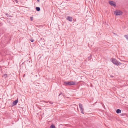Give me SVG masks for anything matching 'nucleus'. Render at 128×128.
Here are the masks:
<instances>
[{"instance_id":"0eeeda50","label":"nucleus","mask_w":128,"mask_h":128,"mask_svg":"<svg viewBox=\"0 0 128 128\" xmlns=\"http://www.w3.org/2000/svg\"><path fill=\"white\" fill-rule=\"evenodd\" d=\"M116 112L117 114H119L121 112V110L119 109H118L116 110Z\"/></svg>"},{"instance_id":"aec40b11","label":"nucleus","mask_w":128,"mask_h":128,"mask_svg":"<svg viewBox=\"0 0 128 128\" xmlns=\"http://www.w3.org/2000/svg\"><path fill=\"white\" fill-rule=\"evenodd\" d=\"M37 0L38 2H40V0Z\"/></svg>"},{"instance_id":"2eb2a0df","label":"nucleus","mask_w":128,"mask_h":128,"mask_svg":"<svg viewBox=\"0 0 128 128\" xmlns=\"http://www.w3.org/2000/svg\"><path fill=\"white\" fill-rule=\"evenodd\" d=\"M45 102L46 103H48V102H49L50 104H52L53 103V102H52L50 101H49L47 102H46V101H45Z\"/></svg>"},{"instance_id":"b1692460","label":"nucleus","mask_w":128,"mask_h":128,"mask_svg":"<svg viewBox=\"0 0 128 128\" xmlns=\"http://www.w3.org/2000/svg\"><path fill=\"white\" fill-rule=\"evenodd\" d=\"M34 42V40H32V42Z\"/></svg>"},{"instance_id":"412c9836","label":"nucleus","mask_w":128,"mask_h":128,"mask_svg":"<svg viewBox=\"0 0 128 128\" xmlns=\"http://www.w3.org/2000/svg\"><path fill=\"white\" fill-rule=\"evenodd\" d=\"M61 94H62V92L60 94H59L58 96H60Z\"/></svg>"},{"instance_id":"1a4fd4ad","label":"nucleus","mask_w":128,"mask_h":128,"mask_svg":"<svg viewBox=\"0 0 128 128\" xmlns=\"http://www.w3.org/2000/svg\"><path fill=\"white\" fill-rule=\"evenodd\" d=\"M120 116H123L124 118L125 117V116H126L127 115L126 114H120Z\"/></svg>"},{"instance_id":"7ed1b4c3","label":"nucleus","mask_w":128,"mask_h":128,"mask_svg":"<svg viewBox=\"0 0 128 128\" xmlns=\"http://www.w3.org/2000/svg\"><path fill=\"white\" fill-rule=\"evenodd\" d=\"M114 14L116 16L121 15L123 12H122L120 10H116L114 12Z\"/></svg>"},{"instance_id":"423d86ee","label":"nucleus","mask_w":128,"mask_h":128,"mask_svg":"<svg viewBox=\"0 0 128 128\" xmlns=\"http://www.w3.org/2000/svg\"><path fill=\"white\" fill-rule=\"evenodd\" d=\"M18 102V99L14 101L13 102V105L14 106L16 105Z\"/></svg>"},{"instance_id":"f8f14e48","label":"nucleus","mask_w":128,"mask_h":128,"mask_svg":"<svg viewBox=\"0 0 128 128\" xmlns=\"http://www.w3.org/2000/svg\"><path fill=\"white\" fill-rule=\"evenodd\" d=\"M55 126L53 124H52L50 127V128H55Z\"/></svg>"},{"instance_id":"9b49d317","label":"nucleus","mask_w":128,"mask_h":128,"mask_svg":"<svg viewBox=\"0 0 128 128\" xmlns=\"http://www.w3.org/2000/svg\"><path fill=\"white\" fill-rule=\"evenodd\" d=\"M91 58V54L90 55V56H89L87 58V60H90Z\"/></svg>"},{"instance_id":"6ab92c4d","label":"nucleus","mask_w":128,"mask_h":128,"mask_svg":"<svg viewBox=\"0 0 128 128\" xmlns=\"http://www.w3.org/2000/svg\"><path fill=\"white\" fill-rule=\"evenodd\" d=\"M25 76V74H24V75H23V77H24Z\"/></svg>"},{"instance_id":"dca6fc26","label":"nucleus","mask_w":128,"mask_h":128,"mask_svg":"<svg viewBox=\"0 0 128 128\" xmlns=\"http://www.w3.org/2000/svg\"><path fill=\"white\" fill-rule=\"evenodd\" d=\"M80 110L81 112V113L83 114H84V112H83V111L84 110V109H81Z\"/></svg>"},{"instance_id":"f257e3e1","label":"nucleus","mask_w":128,"mask_h":128,"mask_svg":"<svg viewBox=\"0 0 128 128\" xmlns=\"http://www.w3.org/2000/svg\"><path fill=\"white\" fill-rule=\"evenodd\" d=\"M76 82L75 81L65 82H64L63 84L66 86L67 85L71 86L76 84Z\"/></svg>"},{"instance_id":"a211bd4d","label":"nucleus","mask_w":128,"mask_h":128,"mask_svg":"<svg viewBox=\"0 0 128 128\" xmlns=\"http://www.w3.org/2000/svg\"><path fill=\"white\" fill-rule=\"evenodd\" d=\"M111 76V77H112V78H113V77H114V76Z\"/></svg>"},{"instance_id":"ddd939ff","label":"nucleus","mask_w":128,"mask_h":128,"mask_svg":"<svg viewBox=\"0 0 128 128\" xmlns=\"http://www.w3.org/2000/svg\"><path fill=\"white\" fill-rule=\"evenodd\" d=\"M124 37L126 39L128 40V34L124 36Z\"/></svg>"},{"instance_id":"f03ea898","label":"nucleus","mask_w":128,"mask_h":128,"mask_svg":"<svg viewBox=\"0 0 128 128\" xmlns=\"http://www.w3.org/2000/svg\"><path fill=\"white\" fill-rule=\"evenodd\" d=\"M112 62L114 64L117 66L120 65L122 64L120 62L117 61L114 58L112 59Z\"/></svg>"},{"instance_id":"9d476101","label":"nucleus","mask_w":128,"mask_h":128,"mask_svg":"<svg viewBox=\"0 0 128 128\" xmlns=\"http://www.w3.org/2000/svg\"><path fill=\"white\" fill-rule=\"evenodd\" d=\"M36 10L37 11H39L40 10V8L39 7H36Z\"/></svg>"},{"instance_id":"4468645a","label":"nucleus","mask_w":128,"mask_h":128,"mask_svg":"<svg viewBox=\"0 0 128 128\" xmlns=\"http://www.w3.org/2000/svg\"><path fill=\"white\" fill-rule=\"evenodd\" d=\"M7 76V74H4L2 76V77H4L5 78H6V77Z\"/></svg>"},{"instance_id":"5701e85b","label":"nucleus","mask_w":128,"mask_h":128,"mask_svg":"<svg viewBox=\"0 0 128 128\" xmlns=\"http://www.w3.org/2000/svg\"><path fill=\"white\" fill-rule=\"evenodd\" d=\"M14 0L16 1L17 0Z\"/></svg>"},{"instance_id":"6e6552de","label":"nucleus","mask_w":128,"mask_h":128,"mask_svg":"<svg viewBox=\"0 0 128 128\" xmlns=\"http://www.w3.org/2000/svg\"><path fill=\"white\" fill-rule=\"evenodd\" d=\"M79 107L80 108V110H81L82 109H84L82 108V104L80 103L79 104Z\"/></svg>"},{"instance_id":"39448f33","label":"nucleus","mask_w":128,"mask_h":128,"mask_svg":"<svg viewBox=\"0 0 128 128\" xmlns=\"http://www.w3.org/2000/svg\"><path fill=\"white\" fill-rule=\"evenodd\" d=\"M66 19L69 21L71 22L72 21V17L68 16L67 17Z\"/></svg>"},{"instance_id":"f3484780","label":"nucleus","mask_w":128,"mask_h":128,"mask_svg":"<svg viewBox=\"0 0 128 128\" xmlns=\"http://www.w3.org/2000/svg\"><path fill=\"white\" fill-rule=\"evenodd\" d=\"M30 19L31 20H32V17H30Z\"/></svg>"},{"instance_id":"4be33fe9","label":"nucleus","mask_w":128,"mask_h":128,"mask_svg":"<svg viewBox=\"0 0 128 128\" xmlns=\"http://www.w3.org/2000/svg\"><path fill=\"white\" fill-rule=\"evenodd\" d=\"M30 41L31 42H32V39H31L30 40Z\"/></svg>"},{"instance_id":"20e7f679","label":"nucleus","mask_w":128,"mask_h":128,"mask_svg":"<svg viewBox=\"0 0 128 128\" xmlns=\"http://www.w3.org/2000/svg\"><path fill=\"white\" fill-rule=\"evenodd\" d=\"M109 3L111 5L113 6L114 7H115L116 6V5L115 4L116 2L112 1L109 0Z\"/></svg>"}]
</instances>
